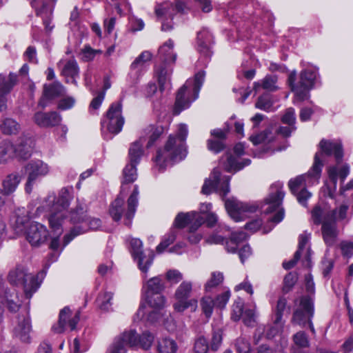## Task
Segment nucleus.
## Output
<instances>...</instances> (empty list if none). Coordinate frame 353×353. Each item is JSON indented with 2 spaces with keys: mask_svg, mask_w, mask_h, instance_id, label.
<instances>
[{
  "mask_svg": "<svg viewBox=\"0 0 353 353\" xmlns=\"http://www.w3.org/2000/svg\"><path fill=\"white\" fill-rule=\"evenodd\" d=\"M86 205L81 203L70 212V221L74 226L70 232L64 236V246L67 245L75 236L83 234L88 230H95L101 226V221L98 218L88 217L85 212Z\"/></svg>",
  "mask_w": 353,
  "mask_h": 353,
  "instance_id": "obj_5",
  "label": "nucleus"
},
{
  "mask_svg": "<svg viewBox=\"0 0 353 353\" xmlns=\"http://www.w3.org/2000/svg\"><path fill=\"white\" fill-rule=\"evenodd\" d=\"M28 179L26 183V192L30 194L34 183L41 177L47 175L50 171L47 163L39 159L32 160L24 167Z\"/></svg>",
  "mask_w": 353,
  "mask_h": 353,
  "instance_id": "obj_19",
  "label": "nucleus"
},
{
  "mask_svg": "<svg viewBox=\"0 0 353 353\" xmlns=\"http://www.w3.org/2000/svg\"><path fill=\"white\" fill-rule=\"evenodd\" d=\"M287 299L282 296L280 297L277 301L275 310H274V319L273 320L274 326L270 329V333L268 335H275L282 328L283 323L282 322V318L284 311L287 308Z\"/></svg>",
  "mask_w": 353,
  "mask_h": 353,
  "instance_id": "obj_30",
  "label": "nucleus"
},
{
  "mask_svg": "<svg viewBox=\"0 0 353 353\" xmlns=\"http://www.w3.org/2000/svg\"><path fill=\"white\" fill-rule=\"evenodd\" d=\"M247 238V234L243 231L232 233L230 239L225 242V249L227 252L230 253H235L238 244L246 240Z\"/></svg>",
  "mask_w": 353,
  "mask_h": 353,
  "instance_id": "obj_38",
  "label": "nucleus"
},
{
  "mask_svg": "<svg viewBox=\"0 0 353 353\" xmlns=\"http://www.w3.org/2000/svg\"><path fill=\"white\" fill-rule=\"evenodd\" d=\"M121 101L112 103L106 112V118L101 121L102 130L106 124L107 130L117 134L122 130L124 118L122 117Z\"/></svg>",
  "mask_w": 353,
  "mask_h": 353,
  "instance_id": "obj_17",
  "label": "nucleus"
},
{
  "mask_svg": "<svg viewBox=\"0 0 353 353\" xmlns=\"http://www.w3.org/2000/svg\"><path fill=\"white\" fill-rule=\"evenodd\" d=\"M177 232L174 230H171L168 234H165L162 241L157 247V252L159 254L164 252V250L172 243H174L176 238Z\"/></svg>",
  "mask_w": 353,
  "mask_h": 353,
  "instance_id": "obj_48",
  "label": "nucleus"
},
{
  "mask_svg": "<svg viewBox=\"0 0 353 353\" xmlns=\"http://www.w3.org/2000/svg\"><path fill=\"white\" fill-rule=\"evenodd\" d=\"M314 316V305L312 298L309 296L301 297L297 308L294 311L291 322L302 327L309 326L313 334L315 329L312 323Z\"/></svg>",
  "mask_w": 353,
  "mask_h": 353,
  "instance_id": "obj_14",
  "label": "nucleus"
},
{
  "mask_svg": "<svg viewBox=\"0 0 353 353\" xmlns=\"http://www.w3.org/2000/svg\"><path fill=\"white\" fill-rule=\"evenodd\" d=\"M62 120L59 113L56 111L44 112H37L33 117L34 122L41 128H53L59 125Z\"/></svg>",
  "mask_w": 353,
  "mask_h": 353,
  "instance_id": "obj_27",
  "label": "nucleus"
},
{
  "mask_svg": "<svg viewBox=\"0 0 353 353\" xmlns=\"http://www.w3.org/2000/svg\"><path fill=\"white\" fill-rule=\"evenodd\" d=\"M14 145L9 140L0 141V163H5L15 157Z\"/></svg>",
  "mask_w": 353,
  "mask_h": 353,
  "instance_id": "obj_34",
  "label": "nucleus"
},
{
  "mask_svg": "<svg viewBox=\"0 0 353 353\" xmlns=\"http://www.w3.org/2000/svg\"><path fill=\"white\" fill-rule=\"evenodd\" d=\"M320 152L316 153L314 159V163L307 174L300 175L289 183V188L292 194L304 188L306 185H311L318 183L321 177L323 162L321 159L323 154L326 156H334L336 165L327 168V174L330 181L332 183V189L327 188V195L331 199L334 197V192L336 189L338 179L343 182L350 173V166L345 163L339 165L343 157L342 144L336 141H328L323 139L319 143Z\"/></svg>",
  "mask_w": 353,
  "mask_h": 353,
  "instance_id": "obj_1",
  "label": "nucleus"
},
{
  "mask_svg": "<svg viewBox=\"0 0 353 353\" xmlns=\"http://www.w3.org/2000/svg\"><path fill=\"white\" fill-rule=\"evenodd\" d=\"M31 330L32 326L29 315L27 313L19 314L17 317V324L13 329L14 337L23 343H29Z\"/></svg>",
  "mask_w": 353,
  "mask_h": 353,
  "instance_id": "obj_25",
  "label": "nucleus"
},
{
  "mask_svg": "<svg viewBox=\"0 0 353 353\" xmlns=\"http://www.w3.org/2000/svg\"><path fill=\"white\" fill-rule=\"evenodd\" d=\"M185 8V4L180 1H178L175 4L165 2L157 6L155 13L162 21L161 30L163 31L172 30V20L174 16L178 12H183Z\"/></svg>",
  "mask_w": 353,
  "mask_h": 353,
  "instance_id": "obj_15",
  "label": "nucleus"
},
{
  "mask_svg": "<svg viewBox=\"0 0 353 353\" xmlns=\"http://www.w3.org/2000/svg\"><path fill=\"white\" fill-rule=\"evenodd\" d=\"M154 253L149 251L148 253L143 251L141 254L133 256L134 259L137 262L139 270L144 274H147L148 270L153 263Z\"/></svg>",
  "mask_w": 353,
  "mask_h": 353,
  "instance_id": "obj_33",
  "label": "nucleus"
},
{
  "mask_svg": "<svg viewBox=\"0 0 353 353\" xmlns=\"http://www.w3.org/2000/svg\"><path fill=\"white\" fill-rule=\"evenodd\" d=\"M57 0H45L42 3V7L40 9L36 8V0H32L30 4L32 8H34L36 10V14L37 16H42L44 11H46L48 8L50 10H52V7L55 4Z\"/></svg>",
  "mask_w": 353,
  "mask_h": 353,
  "instance_id": "obj_58",
  "label": "nucleus"
},
{
  "mask_svg": "<svg viewBox=\"0 0 353 353\" xmlns=\"http://www.w3.org/2000/svg\"><path fill=\"white\" fill-rule=\"evenodd\" d=\"M137 343L134 332L132 330L125 331L114 339L106 353H126L128 346L133 347Z\"/></svg>",
  "mask_w": 353,
  "mask_h": 353,
  "instance_id": "obj_21",
  "label": "nucleus"
},
{
  "mask_svg": "<svg viewBox=\"0 0 353 353\" xmlns=\"http://www.w3.org/2000/svg\"><path fill=\"white\" fill-rule=\"evenodd\" d=\"M48 236L46 227L37 222L30 223L26 232V239L33 246H39L45 243Z\"/></svg>",
  "mask_w": 353,
  "mask_h": 353,
  "instance_id": "obj_24",
  "label": "nucleus"
},
{
  "mask_svg": "<svg viewBox=\"0 0 353 353\" xmlns=\"http://www.w3.org/2000/svg\"><path fill=\"white\" fill-rule=\"evenodd\" d=\"M292 341L294 347H292V353L296 349L299 350L301 352V349L307 348L310 346V340L308 336L304 331H299L292 336Z\"/></svg>",
  "mask_w": 353,
  "mask_h": 353,
  "instance_id": "obj_40",
  "label": "nucleus"
},
{
  "mask_svg": "<svg viewBox=\"0 0 353 353\" xmlns=\"http://www.w3.org/2000/svg\"><path fill=\"white\" fill-rule=\"evenodd\" d=\"M200 304L205 316L210 318L215 305L214 300L210 296H204L201 299Z\"/></svg>",
  "mask_w": 353,
  "mask_h": 353,
  "instance_id": "obj_50",
  "label": "nucleus"
},
{
  "mask_svg": "<svg viewBox=\"0 0 353 353\" xmlns=\"http://www.w3.org/2000/svg\"><path fill=\"white\" fill-rule=\"evenodd\" d=\"M72 192V186L63 188L59 191L58 196L53 198L48 222L50 228L58 235L63 232V222L66 218V210L73 197Z\"/></svg>",
  "mask_w": 353,
  "mask_h": 353,
  "instance_id": "obj_6",
  "label": "nucleus"
},
{
  "mask_svg": "<svg viewBox=\"0 0 353 353\" xmlns=\"http://www.w3.org/2000/svg\"><path fill=\"white\" fill-rule=\"evenodd\" d=\"M1 132L5 135L17 134L21 130L20 124L12 118H5L0 124Z\"/></svg>",
  "mask_w": 353,
  "mask_h": 353,
  "instance_id": "obj_36",
  "label": "nucleus"
},
{
  "mask_svg": "<svg viewBox=\"0 0 353 353\" xmlns=\"http://www.w3.org/2000/svg\"><path fill=\"white\" fill-rule=\"evenodd\" d=\"M165 284L161 276H154L143 285V297L150 307L161 309L165 306V299L162 294Z\"/></svg>",
  "mask_w": 353,
  "mask_h": 353,
  "instance_id": "obj_12",
  "label": "nucleus"
},
{
  "mask_svg": "<svg viewBox=\"0 0 353 353\" xmlns=\"http://www.w3.org/2000/svg\"><path fill=\"white\" fill-rule=\"evenodd\" d=\"M205 75L204 71H199L195 74L194 81L188 80L179 90L174 109L175 114H180L183 110L188 108L190 103L198 98Z\"/></svg>",
  "mask_w": 353,
  "mask_h": 353,
  "instance_id": "obj_7",
  "label": "nucleus"
},
{
  "mask_svg": "<svg viewBox=\"0 0 353 353\" xmlns=\"http://www.w3.org/2000/svg\"><path fill=\"white\" fill-rule=\"evenodd\" d=\"M33 147V140L31 137L23 134L18 140V143L14 145L16 150L15 157L26 160L32 155V149Z\"/></svg>",
  "mask_w": 353,
  "mask_h": 353,
  "instance_id": "obj_29",
  "label": "nucleus"
},
{
  "mask_svg": "<svg viewBox=\"0 0 353 353\" xmlns=\"http://www.w3.org/2000/svg\"><path fill=\"white\" fill-rule=\"evenodd\" d=\"M207 146L209 150L217 154L224 150L225 145L223 141L210 139L207 141Z\"/></svg>",
  "mask_w": 353,
  "mask_h": 353,
  "instance_id": "obj_55",
  "label": "nucleus"
},
{
  "mask_svg": "<svg viewBox=\"0 0 353 353\" xmlns=\"http://www.w3.org/2000/svg\"><path fill=\"white\" fill-rule=\"evenodd\" d=\"M192 285L191 282L183 281L178 287L175 292V297L177 302L174 304V308L176 312H182L188 308L192 312H195L197 308V300L192 299L188 300L192 292Z\"/></svg>",
  "mask_w": 353,
  "mask_h": 353,
  "instance_id": "obj_18",
  "label": "nucleus"
},
{
  "mask_svg": "<svg viewBox=\"0 0 353 353\" xmlns=\"http://www.w3.org/2000/svg\"><path fill=\"white\" fill-rule=\"evenodd\" d=\"M74 103L75 99L74 97H66L59 101L57 108L61 110H65L72 108Z\"/></svg>",
  "mask_w": 353,
  "mask_h": 353,
  "instance_id": "obj_60",
  "label": "nucleus"
},
{
  "mask_svg": "<svg viewBox=\"0 0 353 353\" xmlns=\"http://www.w3.org/2000/svg\"><path fill=\"white\" fill-rule=\"evenodd\" d=\"M230 296V292L229 291H226L219 295H218L214 301V304L216 307L223 308L225 306Z\"/></svg>",
  "mask_w": 353,
  "mask_h": 353,
  "instance_id": "obj_64",
  "label": "nucleus"
},
{
  "mask_svg": "<svg viewBox=\"0 0 353 353\" xmlns=\"http://www.w3.org/2000/svg\"><path fill=\"white\" fill-rule=\"evenodd\" d=\"M71 310L68 307H65L59 312L58 325L53 326L52 329L57 333L64 332L66 325H68L71 330L76 328L80 319V312L78 311L74 317L70 319Z\"/></svg>",
  "mask_w": 353,
  "mask_h": 353,
  "instance_id": "obj_26",
  "label": "nucleus"
},
{
  "mask_svg": "<svg viewBox=\"0 0 353 353\" xmlns=\"http://www.w3.org/2000/svg\"><path fill=\"white\" fill-rule=\"evenodd\" d=\"M223 281V275L221 272H214L212 273L210 279L205 285V289L210 292L212 288L218 286Z\"/></svg>",
  "mask_w": 353,
  "mask_h": 353,
  "instance_id": "obj_53",
  "label": "nucleus"
},
{
  "mask_svg": "<svg viewBox=\"0 0 353 353\" xmlns=\"http://www.w3.org/2000/svg\"><path fill=\"white\" fill-rule=\"evenodd\" d=\"M163 131L164 129L161 125H150L144 129L143 134L140 139L131 144L128 152L130 163L125 165L123 170V179L121 186V194H127L129 190V184L137 179L136 167L143 154V143L148 141L146 147L150 148L162 135Z\"/></svg>",
  "mask_w": 353,
  "mask_h": 353,
  "instance_id": "obj_2",
  "label": "nucleus"
},
{
  "mask_svg": "<svg viewBox=\"0 0 353 353\" xmlns=\"http://www.w3.org/2000/svg\"><path fill=\"white\" fill-rule=\"evenodd\" d=\"M200 216L199 214L192 212L188 213L180 212L174 219V225L179 228H183L188 223L196 221V218Z\"/></svg>",
  "mask_w": 353,
  "mask_h": 353,
  "instance_id": "obj_39",
  "label": "nucleus"
},
{
  "mask_svg": "<svg viewBox=\"0 0 353 353\" xmlns=\"http://www.w3.org/2000/svg\"><path fill=\"white\" fill-rule=\"evenodd\" d=\"M173 46V41L169 39L159 49L158 57L163 65L157 69V73L160 90L161 91L170 85L172 70L168 65L170 63H174L176 59V54L174 53L172 50Z\"/></svg>",
  "mask_w": 353,
  "mask_h": 353,
  "instance_id": "obj_9",
  "label": "nucleus"
},
{
  "mask_svg": "<svg viewBox=\"0 0 353 353\" xmlns=\"http://www.w3.org/2000/svg\"><path fill=\"white\" fill-rule=\"evenodd\" d=\"M294 194L296 196L298 202L304 207L307 206V201L312 196L311 192L307 191L305 188L297 191Z\"/></svg>",
  "mask_w": 353,
  "mask_h": 353,
  "instance_id": "obj_59",
  "label": "nucleus"
},
{
  "mask_svg": "<svg viewBox=\"0 0 353 353\" xmlns=\"http://www.w3.org/2000/svg\"><path fill=\"white\" fill-rule=\"evenodd\" d=\"M316 78V71L310 69L302 70L300 73L299 81L296 83V72L292 71L288 79L289 86L296 97L301 101L307 98L308 91L313 87Z\"/></svg>",
  "mask_w": 353,
  "mask_h": 353,
  "instance_id": "obj_11",
  "label": "nucleus"
},
{
  "mask_svg": "<svg viewBox=\"0 0 353 353\" xmlns=\"http://www.w3.org/2000/svg\"><path fill=\"white\" fill-rule=\"evenodd\" d=\"M45 274L46 272L43 270L34 276L27 274L23 267H17L10 272L8 281L14 285H23L26 298L30 299L39 288Z\"/></svg>",
  "mask_w": 353,
  "mask_h": 353,
  "instance_id": "obj_10",
  "label": "nucleus"
},
{
  "mask_svg": "<svg viewBox=\"0 0 353 353\" xmlns=\"http://www.w3.org/2000/svg\"><path fill=\"white\" fill-rule=\"evenodd\" d=\"M250 140L254 145H258L265 142H272L274 141V138L272 135L271 130L268 128L258 134L251 136Z\"/></svg>",
  "mask_w": 353,
  "mask_h": 353,
  "instance_id": "obj_46",
  "label": "nucleus"
},
{
  "mask_svg": "<svg viewBox=\"0 0 353 353\" xmlns=\"http://www.w3.org/2000/svg\"><path fill=\"white\" fill-rule=\"evenodd\" d=\"M203 223H204L203 217L198 216L196 221L190 226L188 239L191 243L196 244L201 240L203 235L200 232H197V230Z\"/></svg>",
  "mask_w": 353,
  "mask_h": 353,
  "instance_id": "obj_37",
  "label": "nucleus"
},
{
  "mask_svg": "<svg viewBox=\"0 0 353 353\" xmlns=\"http://www.w3.org/2000/svg\"><path fill=\"white\" fill-rule=\"evenodd\" d=\"M348 206L345 204L328 212H324L319 206L312 211V218L315 225H321V234L323 241L328 247L333 246L337 240L339 231L336 220L345 219Z\"/></svg>",
  "mask_w": 353,
  "mask_h": 353,
  "instance_id": "obj_3",
  "label": "nucleus"
},
{
  "mask_svg": "<svg viewBox=\"0 0 353 353\" xmlns=\"http://www.w3.org/2000/svg\"><path fill=\"white\" fill-rule=\"evenodd\" d=\"M135 333V336L137 338V343L134 345V346H136L137 345H140V346L144 349V350H148L154 339V336L153 334H152L150 332H145L142 334L141 336H139V337L137 335V332L135 330H133Z\"/></svg>",
  "mask_w": 353,
  "mask_h": 353,
  "instance_id": "obj_47",
  "label": "nucleus"
},
{
  "mask_svg": "<svg viewBox=\"0 0 353 353\" xmlns=\"http://www.w3.org/2000/svg\"><path fill=\"white\" fill-rule=\"evenodd\" d=\"M234 152L235 155L227 154L225 169L228 172L239 171L245 166L249 165L251 163L250 159H240V157L244 154V145L242 143L236 144L234 148Z\"/></svg>",
  "mask_w": 353,
  "mask_h": 353,
  "instance_id": "obj_22",
  "label": "nucleus"
},
{
  "mask_svg": "<svg viewBox=\"0 0 353 353\" xmlns=\"http://www.w3.org/2000/svg\"><path fill=\"white\" fill-rule=\"evenodd\" d=\"M277 81L276 76L267 75L261 81L254 83V90L256 92L260 88L269 91H274L276 89L275 85Z\"/></svg>",
  "mask_w": 353,
  "mask_h": 353,
  "instance_id": "obj_41",
  "label": "nucleus"
},
{
  "mask_svg": "<svg viewBox=\"0 0 353 353\" xmlns=\"http://www.w3.org/2000/svg\"><path fill=\"white\" fill-rule=\"evenodd\" d=\"M296 130V126H280L276 129L275 132L278 135L282 136L283 138H288L291 134Z\"/></svg>",
  "mask_w": 353,
  "mask_h": 353,
  "instance_id": "obj_63",
  "label": "nucleus"
},
{
  "mask_svg": "<svg viewBox=\"0 0 353 353\" xmlns=\"http://www.w3.org/2000/svg\"><path fill=\"white\" fill-rule=\"evenodd\" d=\"M66 93L65 88L59 82L54 81L43 85V95L39 101V106L45 108L50 101L63 97Z\"/></svg>",
  "mask_w": 353,
  "mask_h": 353,
  "instance_id": "obj_23",
  "label": "nucleus"
},
{
  "mask_svg": "<svg viewBox=\"0 0 353 353\" xmlns=\"http://www.w3.org/2000/svg\"><path fill=\"white\" fill-rule=\"evenodd\" d=\"M1 300L6 302L7 307L11 312H16L19 309L21 301L19 299L18 293L14 289L6 290L4 296H1Z\"/></svg>",
  "mask_w": 353,
  "mask_h": 353,
  "instance_id": "obj_31",
  "label": "nucleus"
},
{
  "mask_svg": "<svg viewBox=\"0 0 353 353\" xmlns=\"http://www.w3.org/2000/svg\"><path fill=\"white\" fill-rule=\"evenodd\" d=\"M225 206L229 215L236 222L243 220L248 214L254 213L257 210L256 205L242 203L235 199L226 200Z\"/></svg>",
  "mask_w": 353,
  "mask_h": 353,
  "instance_id": "obj_20",
  "label": "nucleus"
},
{
  "mask_svg": "<svg viewBox=\"0 0 353 353\" xmlns=\"http://www.w3.org/2000/svg\"><path fill=\"white\" fill-rule=\"evenodd\" d=\"M188 130L185 124H180L176 135H170L163 149L159 150L154 159L160 172L171 161H181L186 156L185 140Z\"/></svg>",
  "mask_w": 353,
  "mask_h": 353,
  "instance_id": "obj_4",
  "label": "nucleus"
},
{
  "mask_svg": "<svg viewBox=\"0 0 353 353\" xmlns=\"http://www.w3.org/2000/svg\"><path fill=\"white\" fill-rule=\"evenodd\" d=\"M79 69L78 64L74 59L68 60L62 69L61 74L66 78L70 77L71 81L66 79V83H71L77 85L76 78L79 76Z\"/></svg>",
  "mask_w": 353,
  "mask_h": 353,
  "instance_id": "obj_32",
  "label": "nucleus"
},
{
  "mask_svg": "<svg viewBox=\"0 0 353 353\" xmlns=\"http://www.w3.org/2000/svg\"><path fill=\"white\" fill-rule=\"evenodd\" d=\"M211 208V203L202 204L201 210L202 211L203 214H205V212L206 214L205 215H201L199 214L201 216L203 217L204 223H206L207 226L209 228L214 227L218 221V217L214 213L208 212L209 210H210Z\"/></svg>",
  "mask_w": 353,
  "mask_h": 353,
  "instance_id": "obj_42",
  "label": "nucleus"
},
{
  "mask_svg": "<svg viewBox=\"0 0 353 353\" xmlns=\"http://www.w3.org/2000/svg\"><path fill=\"white\" fill-rule=\"evenodd\" d=\"M139 194V187L137 185L134 186V190L128 199V208L125 209V196L127 194H121L120 192L117 198L112 203L109 213L114 221H119L123 216L125 219V225L130 226L132 219H133L137 207L138 205L139 200L138 196Z\"/></svg>",
  "mask_w": 353,
  "mask_h": 353,
  "instance_id": "obj_8",
  "label": "nucleus"
},
{
  "mask_svg": "<svg viewBox=\"0 0 353 353\" xmlns=\"http://www.w3.org/2000/svg\"><path fill=\"white\" fill-rule=\"evenodd\" d=\"M196 42L199 52L205 57H210L213 43L212 34L207 29H202L197 33Z\"/></svg>",
  "mask_w": 353,
  "mask_h": 353,
  "instance_id": "obj_28",
  "label": "nucleus"
},
{
  "mask_svg": "<svg viewBox=\"0 0 353 353\" xmlns=\"http://www.w3.org/2000/svg\"><path fill=\"white\" fill-rule=\"evenodd\" d=\"M152 54L149 51L143 52L132 63L131 68L132 70H141L145 63L150 61Z\"/></svg>",
  "mask_w": 353,
  "mask_h": 353,
  "instance_id": "obj_51",
  "label": "nucleus"
},
{
  "mask_svg": "<svg viewBox=\"0 0 353 353\" xmlns=\"http://www.w3.org/2000/svg\"><path fill=\"white\" fill-rule=\"evenodd\" d=\"M340 248L343 256L350 258L353 255V242L343 241L340 244Z\"/></svg>",
  "mask_w": 353,
  "mask_h": 353,
  "instance_id": "obj_61",
  "label": "nucleus"
},
{
  "mask_svg": "<svg viewBox=\"0 0 353 353\" xmlns=\"http://www.w3.org/2000/svg\"><path fill=\"white\" fill-rule=\"evenodd\" d=\"M235 347L238 353H250V343L245 338H238L235 341Z\"/></svg>",
  "mask_w": 353,
  "mask_h": 353,
  "instance_id": "obj_56",
  "label": "nucleus"
},
{
  "mask_svg": "<svg viewBox=\"0 0 353 353\" xmlns=\"http://www.w3.org/2000/svg\"><path fill=\"white\" fill-rule=\"evenodd\" d=\"M230 176H221L219 169L214 168L209 179L205 181L201 192L209 194L212 191L218 192L222 197H225L230 192L229 183Z\"/></svg>",
  "mask_w": 353,
  "mask_h": 353,
  "instance_id": "obj_16",
  "label": "nucleus"
},
{
  "mask_svg": "<svg viewBox=\"0 0 353 353\" xmlns=\"http://www.w3.org/2000/svg\"><path fill=\"white\" fill-rule=\"evenodd\" d=\"M298 279L297 274L295 272L288 273L284 278L283 292L288 293L296 283Z\"/></svg>",
  "mask_w": 353,
  "mask_h": 353,
  "instance_id": "obj_54",
  "label": "nucleus"
},
{
  "mask_svg": "<svg viewBox=\"0 0 353 353\" xmlns=\"http://www.w3.org/2000/svg\"><path fill=\"white\" fill-rule=\"evenodd\" d=\"M272 105L273 102L271 100L270 95L269 94H263L258 98L255 107L264 111H269Z\"/></svg>",
  "mask_w": 353,
  "mask_h": 353,
  "instance_id": "obj_49",
  "label": "nucleus"
},
{
  "mask_svg": "<svg viewBox=\"0 0 353 353\" xmlns=\"http://www.w3.org/2000/svg\"><path fill=\"white\" fill-rule=\"evenodd\" d=\"M113 294L111 292H104L100 294L97 299L98 307L103 311L108 312L111 309L112 299Z\"/></svg>",
  "mask_w": 353,
  "mask_h": 353,
  "instance_id": "obj_45",
  "label": "nucleus"
},
{
  "mask_svg": "<svg viewBox=\"0 0 353 353\" xmlns=\"http://www.w3.org/2000/svg\"><path fill=\"white\" fill-rule=\"evenodd\" d=\"M243 305L244 302L243 301L238 298L236 299L232 305V319L234 321H237L240 320L241 316H243V314L244 312L243 311Z\"/></svg>",
  "mask_w": 353,
  "mask_h": 353,
  "instance_id": "obj_52",
  "label": "nucleus"
},
{
  "mask_svg": "<svg viewBox=\"0 0 353 353\" xmlns=\"http://www.w3.org/2000/svg\"><path fill=\"white\" fill-rule=\"evenodd\" d=\"M17 81V77L15 74L10 73L7 79L2 74H0V92L8 93Z\"/></svg>",
  "mask_w": 353,
  "mask_h": 353,
  "instance_id": "obj_43",
  "label": "nucleus"
},
{
  "mask_svg": "<svg viewBox=\"0 0 353 353\" xmlns=\"http://www.w3.org/2000/svg\"><path fill=\"white\" fill-rule=\"evenodd\" d=\"M281 121L288 125L295 126L296 114L293 108H289L285 110V114L281 118Z\"/></svg>",
  "mask_w": 353,
  "mask_h": 353,
  "instance_id": "obj_57",
  "label": "nucleus"
},
{
  "mask_svg": "<svg viewBox=\"0 0 353 353\" xmlns=\"http://www.w3.org/2000/svg\"><path fill=\"white\" fill-rule=\"evenodd\" d=\"M177 349L178 347L176 342L170 339H163L158 345L159 353H176Z\"/></svg>",
  "mask_w": 353,
  "mask_h": 353,
  "instance_id": "obj_44",
  "label": "nucleus"
},
{
  "mask_svg": "<svg viewBox=\"0 0 353 353\" xmlns=\"http://www.w3.org/2000/svg\"><path fill=\"white\" fill-rule=\"evenodd\" d=\"M227 128L223 130L221 129H214L212 130L210 132L211 135L214 137V139L223 141L226 139L227 133L229 131V123L227 122L225 123Z\"/></svg>",
  "mask_w": 353,
  "mask_h": 353,
  "instance_id": "obj_62",
  "label": "nucleus"
},
{
  "mask_svg": "<svg viewBox=\"0 0 353 353\" xmlns=\"http://www.w3.org/2000/svg\"><path fill=\"white\" fill-rule=\"evenodd\" d=\"M282 188L283 185L279 182L273 184L270 187V192L268 196L265 199V204L262 206L263 212L265 214L278 210L270 219V221L274 223L281 222L284 217V210L280 208L285 196V192Z\"/></svg>",
  "mask_w": 353,
  "mask_h": 353,
  "instance_id": "obj_13",
  "label": "nucleus"
},
{
  "mask_svg": "<svg viewBox=\"0 0 353 353\" xmlns=\"http://www.w3.org/2000/svg\"><path fill=\"white\" fill-rule=\"evenodd\" d=\"M21 181L20 176L17 173H12L6 176L2 182L3 192L9 195L13 193Z\"/></svg>",
  "mask_w": 353,
  "mask_h": 353,
  "instance_id": "obj_35",
  "label": "nucleus"
}]
</instances>
